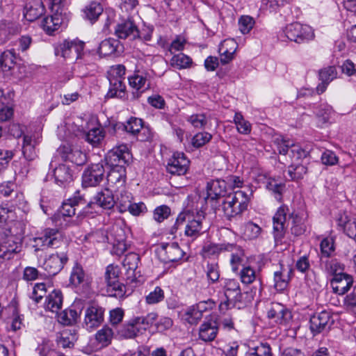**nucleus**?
<instances>
[{
    "label": "nucleus",
    "mask_w": 356,
    "mask_h": 356,
    "mask_svg": "<svg viewBox=\"0 0 356 356\" xmlns=\"http://www.w3.org/2000/svg\"><path fill=\"white\" fill-rule=\"evenodd\" d=\"M55 181L60 186H63L67 180V168L65 165L61 164L56 167L54 171Z\"/></svg>",
    "instance_id": "nucleus-57"
},
{
    "label": "nucleus",
    "mask_w": 356,
    "mask_h": 356,
    "mask_svg": "<svg viewBox=\"0 0 356 356\" xmlns=\"http://www.w3.org/2000/svg\"><path fill=\"white\" fill-rule=\"evenodd\" d=\"M147 79L139 72H135L134 74L129 78V85L131 88L136 90V92H133L134 98L139 97L138 91L145 87Z\"/></svg>",
    "instance_id": "nucleus-39"
},
{
    "label": "nucleus",
    "mask_w": 356,
    "mask_h": 356,
    "mask_svg": "<svg viewBox=\"0 0 356 356\" xmlns=\"http://www.w3.org/2000/svg\"><path fill=\"white\" fill-rule=\"evenodd\" d=\"M218 324L215 321L204 322L200 327V339L204 341H212L218 332Z\"/></svg>",
    "instance_id": "nucleus-26"
},
{
    "label": "nucleus",
    "mask_w": 356,
    "mask_h": 356,
    "mask_svg": "<svg viewBox=\"0 0 356 356\" xmlns=\"http://www.w3.org/2000/svg\"><path fill=\"white\" fill-rule=\"evenodd\" d=\"M85 273L82 266L78 264H75L72 268L70 277V284L68 286L76 289V292H79L81 286L85 282Z\"/></svg>",
    "instance_id": "nucleus-27"
},
{
    "label": "nucleus",
    "mask_w": 356,
    "mask_h": 356,
    "mask_svg": "<svg viewBox=\"0 0 356 356\" xmlns=\"http://www.w3.org/2000/svg\"><path fill=\"white\" fill-rule=\"evenodd\" d=\"M227 184L225 180L216 179L207 183V198L210 200H216L226 197Z\"/></svg>",
    "instance_id": "nucleus-18"
},
{
    "label": "nucleus",
    "mask_w": 356,
    "mask_h": 356,
    "mask_svg": "<svg viewBox=\"0 0 356 356\" xmlns=\"http://www.w3.org/2000/svg\"><path fill=\"white\" fill-rule=\"evenodd\" d=\"M124 127L127 132L133 135H136L141 130L147 131L148 135L146 137H141L140 138V140H147L152 137L151 133L149 131L148 129L143 127V124L141 119L137 118H131L127 122L126 124L124 125Z\"/></svg>",
    "instance_id": "nucleus-28"
},
{
    "label": "nucleus",
    "mask_w": 356,
    "mask_h": 356,
    "mask_svg": "<svg viewBox=\"0 0 356 356\" xmlns=\"http://www.w3.org/2000/svg\"><path fill=\"white\" fill-rule=\"evenodd\" d=\"M250 197L242 191H237L222 199L219 210H221L224 216L229 220L236 218L248 209Z\"/></svg>",
    "instance_id": "nucleus-1"
},
{
    "label": "nucleus",
    "mask_w": 356,
    "mask_h": 356,
    "mask_svg": "<svg viewBox=\"0 0 356 356\" xmlns=\"http://www.w3.org/2000/svg\"><path fill=\"white\" fill-rule=\"evenodd\" d=\"M85 307L84 301L76 299L69 309L70 317H68V325L76 324L80 319L81 314Z\"/></svg>",
    "instance_id": "nucleus-33"
},
{
    "label": "nucleus",
    "mask_w": 356,
    "mask_h": 356,
    "mask_svg": "<svg viewBox=\"0 0 356 356\" xmlns=\"http://www.w3.org/2000/svg\"><path fill=\"white\" fill-rule=\"evenodd\" d=\"M44 13V6L42 0H26L24 8V16L29 22H33Z\"/></svg>",
    "instance_id": "nucleus-16"
},
{
    "label": "nucleus",
    "mask_w": 356,
    "mask_h": 356,
    "mask_svg": "<svg viewBox=\"0 0 356 356\" xmlns=\"http://www.w3.org/2000/svg\"><path fill=\"white\" fill-rule=\"evenodd\" d=\"M22 250V242L14 236H8L0 241V259L8 261L17 257Z\"/></svg>",
    "instance_id": "nucleus-8"
},
{
    "label": "nucleus",
    "mask_w": 356,
    "mask_h": 356,
    "mask_svg": "<svg viewBox=\"0 0 356 356\" xmlns=\"http://www.w3.org/2000/svg\"><path fill=\"white\" fill-rule=\"evenodd\" d=\"M293 141L291 140H286L282 137L277 138L275 140V143L277 149L280 154L286 155L290 152V149L292 145Z\"/></svg>",
    "instance_id": "nucleus-56"
},
{
    "label": "nucleus",
    "mask_w": 356,
    "mask_h": 356,
    "mask_svg": "<svg viewBox=\"0 0 356 356\" xmlns=\"http://www.w3.org/2000/svg\"><path fill=\"white\" fill-rule=\"evenodd\" d=\"M240 277L243 283L246 284H251L255 280V271L249 266L245 267L241 270Z\"/></svg>",
    "instance_id": "nucleus-60"
},
{
    "label": "nucleus",
    "mask_w": 356,
    "mask_h": 356,
    "mask_svg": "<svg viewBox=\"0 0 356 356\" xmlns=\"http://www.w3.org/2000/svg\"><path fill=\"white\" fill-rule=\"evenodd\" d=\"M188 121L197 129H203L207 123V120L204 114H194L189 117Z\"/></svg>",
    "instance_id": "nucleus-61"
},
{
    "label": "nucleus",
    "mask_w": 356,
    "mask_h": 356,
    "mask_svg": "<svg viewBox=\"0 0 356 356\" xmlns=\"http://www.w3.org/2000/svg\"><path fill=\"white\" fill-rule=\"evenodd\" d=\"M343 306L348 312H353L356 315V294L351 293L346 296Z\"/></svg>",
    "instance_id": "nucleus-64"
},
{
    "label": "nucleus",
    "mask_w": 356,
    "mask_h": 356,
    "mask_svg": "<svg viewBox=\"0 0 356 356\" xmlns=\"http://www.w3.org/2000/svg\"><path fill=\"white\" fill-rule=\"evenodd\" d=\"M184 320L190 324H196L202 318V314L193 306L186 309Z\"/></svg>",
    "instance_id": "nucleus-54"
},
{
    "label": "nucleus",
    "mask_w": 356,
    "mask_h": 356,
    "mask_svg": "<svg viewBox=\"0 0 356 356\" xmlns=\"http://www.w3.org/2000/svg\"><path fill=\"white\" fill-rule=\"evenodd\" d=\"M212 138L211 134L208 132H200L192 138V144L195 147H200L209 143Z\"/></svg>",
    "instance_id": "nucleus-53"
},
{
    "label": "nucleus",
    "mask_w": 356,
    "mask_h": 356,
    "mask_svg": "<svg viewBox=\"0 0 356 356\" xmlns=\"http://www.w3.org/2000/svg\"><path fill=\"white\" fill-rule=\"evenodd\" d=\"M184 252L177 243H163L159 250V255L164 263L176 262L180 260Z\"/></svg>",
    "instance_id": "nucleus-12"
},
{
    "label": "nucleus",
    "mask_w": 356,
    "mask_h": 356,
    "mask_svg": "<svg viewBox=\"0 0 356 356\" xmlns=\"http://www.w3.org/2000/svg\"><path fill=\"white\" fill-rule=\"evenodd\" d=\"M115 203L112 191L105 188L98 193L88 205L90 207L92 204H96L103 209H110L114 207Z\"/></svg>",
    "instance_id": "nucleus-23"
},
{
    "label": "nucleus",
    "mask_w": 356,
    "mask_h": 356,
    "mask_svg": "<svg viewBox=\"0 0 356 356\" xmlns=\"http://www.w3.org/2000/svg\"><path fill=\"white\" fill-rule=\"evenodd\" d=\"M108 80L110 88L107 93V97L111 98L118 97L120 99H125L127 95L125 91L126 86L123 81H118V79L114 78Z\"/></svg>",
    "instance_id": "nucleus-31"
},
{
    "label": "nucleus",
    "mask_w": 356,
    "mask_h": 356,
    "mask_svg": "<svg viewBox=\"0 0 356 356\" xmlns=\"http://www.w3.org/2000/svg\"><path fill=\"white\" fill-rule=\"evenodd\" d=\"M254 19L249 15H243L238 19L239 30L243 34L248 33L254 25Z\"/></svg>",
    "instance_id": "nucleus-49"
},
{
    "label": "nucleus",
    "mask_w": 356,
    "mask_h": 356,
    "mask_svg": "<svg viewBox=\"0 0 356 356\" xmlns=\"http://www.w3.org/2000/svg\"><path fill=\"white\" fill-rule=\"evenodd\" d=\"M170 214V209L165 205L156 207L154 211V218L157 222H162Z\"/></svg>",
    "instance_id": "nucleus-62"
},
{
    "label": "nucleus",
    "mask_w": 356,
    "mask_h": 356,
    "mask_svg": "<svg viewBox=\"0 0 356 356\" xmlns=\"http://www.w3.org/2000/svg\"><path fill=\"white\" fill-rule=\"evenodd\" d=\"M84 47L85 42L80 40L74 39L68 42V58L74 61L82 58Z\"/></svg>",
    "instance_id": "nucleus-30"
},
{
    "label": "nucleus",
    "mask_w": 356,
    "mask_h": 356,
    "mask_svg": "<svg viewBox=\"0 0 356 356\" xmlns=\"http://www.w3.org/2000/svg\"><path fill=\"white\" fill-rule=\"evenodd\" d=\"M120 45V42L117 40L113 38L106 39L99 44L98 53L102 56H111L116 52H119L118 49Z\"/></svg>",
    "instance_id": "nucleus-29"
},
{
    "label": "nucleus",
    "mask_w": 356,
    "mask_h": 356,
    "mask_svg": "<svg viewBox=\"0 0 356 356\" xmlns=\"http://www.w3.org/2000/svg\"><path fill=\"white\" fill-rule=\"evenodd\" d=\"M87 121L80 116H72L68 123V132L75 136L84 135Z\"/></svg>",
    "instance_id": "nucleus-32"
},
{
    "label": "nucleus",
    "mask_w": 356,
    "mask_h": 356,
    "mask_svg": "<svg viewBox=\"0 0 356 356\" xmlns=\"http://www.w3.org/2000/svg\"><path fill=\"white\" fill-rule=\"evenodd\" d=\"M268 318L279 325H287L292 319L291 312L280 303L273 304L267 312Z\"/></svg>",
    "instance_id": "nucleus-13"
},
{
    "label": "nucleus",
    "mask_w": 356,
    "mask_h": 356,
    "mask_svg": "<svg viewBox=\"0 0 356 356\" xmlns=\"http://www.w3.org/2000/svg\"><path fill=\"white\" fill-rule=\"evenodd\" d=\"M86 19L92 23L95 22L103 12V8L100 3L97 2H91L83 10Z\"/></svg>",
    "instance_id": "nucleus-38"
},
{
    "label": "nucleus",
    "mask_w": 356,
    "mask_h": 356,
    "mask_svg": "<svg viewBox=\"0 0 356 356\" xmlns=\"http://www.w3.org/2000/svg\"><path fill=\"white\" fill-rule=\"evenodd\" d=\"M157 314L156 313H149L146 316H138L134 318V322L140 327L141 330H147L156 320Z\"/></svg>",
    "instance_id": "nucleus-43"
},
{
    "label": "nucleus",
    "mask_w": 356,
    "mask_h": 356,
    "mask_svg": "<svg viewBox=\"0 0 356 356\" xmlns=\"http://www.w3.org/2000/svg\"><path fill=\"white\" fill-rule=\"evenodd\" d=\"M125 67L122 65H117L112 66L108 71V79L114 78L118 81H123L125 74Z\"/></svg>",
    "instance_id": "nucleus-59"
},
{
    "label": "nucleus",
    "mask_w": 356,
    "mask_h": 356,
    "mask_svg": "<svg viewBox=\"0 0 356 356\" xmlns=\"http://www.w3.org/2000/svg\"><path fill=\"white\" fill-rule=\"evenodd\" d=\"M104 168L102 164L96 163L91 165L83 172L82 184L84 186H95L104 179Z\"/></svg>",
    "instance_id": "nucleus-11"
},
{
    "label": "nucleus",
    "mask_w": 356,
    "mask_h": 356,
    "mask_svg": "<svg viewBox=\"0 0 356 356\" xmlns=\"http://www.w3.org/2000/svg\"><path fill=\"white\" fill-rule=\"evenodd\" d=\"M68 161L76 165H82L86 162V156L79 148L73 147L68 151Z\"/></svg>",
    "instance_id": "nucleus-44"
},
{
    "label": "nucleus",
    "mask_w": 356,
    "mask_h": 356,
    "mask_svg": "<svg viewBox=\"0 0 356 356\" xmlns=\"http://www.w3.org/2000/svg\"><path fill=\"white\" fill-rule=\"evenodd\" d=\"M261 227L252 222H248L243 227V234L250 240L257 238L261 234Z\"/></svg>",
    "instance_id": "nucleus-42"
},
{
    "label": "nucleus",
    "mask_w": 356,
    "mask_h": 356,
    "mask_svg": "<svg viewBox=\"0 0 356 356\" xmlns=\"http://www.w3.org/2000/svg\"><path fill=\"white\" fill-rule=\"evenodd\" d=\"M104 309L97 305L88 307L85 312L83 327L87 330H93L101 325L104 321Z\"/></svg>",
    "instance_id": "nucleus-9"
},
{
    "label": "nucleus",
    "mask_w": 356,
    "mask_h": 356,
    "mask_svg": "<svg viewBox=\"0 0 356 356\" xmlns=\"http://www.w3.org/2000/svg\"><path fill=\"white\" fill-rule=\"evenodd\" d=\"M115 34L120 39H126L129 37L136 39L140 37L137 26L131 20L118 24L115 29Z\"/></svg>",
    "instance_id": "nucleus-19"
},
{
    "label": "nucleus",
    "mask_w": 356,
    "mask_h": 356,
    "mask_svg": "<svg viewBox=\"0 0 356 356\" xmlns=\"http://www.w3.org/2000/svg\"><path fill=\"white\" fill-rule=\"evenodd\" d=\"M191 63L192 59L181 53L175 55L170 60L171 66L179 70L188 67Z\"/></svg>",
    "instance_id": "nucleus-40"
},
{
    "label": "nucleus",
    "mask_w": 356,
    "mask_h": 356,
    "mask_svg": "<svg viewBox=\"0 0 356 356\" xmlns=\"http://www.w3.org/2000/svg\"><path fill=\"white\" fill-rule=\"evenodd\" d=\"M248 356H273L271 348L267 343H260L254 348H250Z\"/></svg>",
    "instance_id": "nucleus-48"
},
{
    "label": "nucleus",
    "mask_w": 356,
    "mask_h": 356,
    "mask_svg": "<svg viewBox=\"0 0 356 356\" xmlns=\"http://www.w3.org/2000/svg\"><path fill=\"white\" fill-rule=\"evenodd\" d=\"M113 331L111 328L104 327L99 330L96 334V339L104 346H108L112 339Z\"/></svg>",
    "instance_id": "nucleus-50"
},
{
    "label": "nucleus",
    "mask_w": 356,
    "mask_h": 356,
    "mask_svg": "<svg viewBox=\"0 0 356 356\" xmlns=\"http://www.w3.org/2000/svg\"><path fill=\"white\" fill-rule=\"evenodd\" d=\"M334 320L330 312L323 310L314 314L309 320V329L313 336L328 332Z\"/></svg>",
    "instance_id": "nucleus-7"
},
{
    "label": "nucleus",
    "mask_w": 356,
    "mask_h": 356,
    "mask_svg": "<svg viewBox=\"0 0 356 356\" xmlns=\"http://www.w3.org/2000/svg\"><path fill=\"white\" fill-rule=\"evenodd\" d=\"M266 187L275 195V198L280 201L282 200V194L285 188V184L277 183L275 179H269L267 182Z\"/></svg>",
    "instance_id": "nucleus-51"
},
{
    "label": "nucleus",
    "mask_w": 356,
    "mask_h": 356,
    "mask_svg": "<svg viewBox=\"0 0 356 356\" xmlns=\"http://www.w3.org/2000/svg\"><path fill=\"white\" fill-rule=\"evenodd\" d=\"M286 37L297 43H304L311 40L314 37L311 26L295 22L287 25L284 31Z\"/></svg>",
    "instance_id": "nucleus-6"
},
{
    "label": "nucleus",
    "mask_w": 356,
    "mask_h": 356,
    "mask_svg": "<svg viewBox=\"0 0 356 356\" xmlns=\"http://www.w3.org/2000/svg\"><path fill=\"white\" fill-rule=\"evenodd\" d=\"M131 199V194L127 192H122L120 196H118L115 204H116L120 213L127 211V209L130 208Z\"/></svg>",
    "instance_id": "nucleus-46"
},
{
    "label": "nucleus",
    "mask_w": 356,
    "mask_h": 356,
    "mask_svg": "<svg viewBox=\"0 0 356 356\" xmlns=\"http://www.w3.org/2000/svg\"><path fill=\"white\" fill-rule=\"evenodd\" d=\"M56 234L57 232L54 229H46L43 236L34 238L33 246L35 248V250L54 246L56 244Z\"/></svg>",
    "instance_id": "nucleus-25"
},
{
    "label": "nucleus",
    "mask_w": 356,
    "mask_h": 356,
    "mask_svg": "<svg viewBox=\"0 0 356 356\" xmlns=\"http://www.w3.org/2000/svg\"><path fill=\"white\" fill-rule=\"evenodd\" d=\"M234 122L236 126V129L240 134H248L251 131V125L250 122L245 120L240 113H236Z\"/></svg>",
    "instance_id": "nucleus-45"
},
{
    "label": "nucleus",
    "mask_w": 356,
    "mask_h": 356,
    "mask_svg": "<svg viewBox=\"0 0 356 356\" xmlns=\"http://www.w3.org/2000/svg\"><path fill=\"white\" fill-rule=\"evenodd\" d=\"M140 331V327L135 324L132 318L118 330V335L124 339H132L136 337Z\"/></svg>",
    "instance_id": "nucleus-36"
},
{
    "label": "nucleus",
    "mask_w": 356,
    "mask_h": 356,
    "mask_svg": "<svg viewBox=\"0 0 356 356\" xmlns=\"http://www.w3.org/2000/svg\"><path fill=\"white\" fill-rule=\"evenodd\" d=\"M290 217L292 218V227L291 228L292 234L295 236L303 234L307 229L305 218L294 213H292Z\"/></svg>",
    "instance_id": "nucleus-35"
},
{
    "label": "nucleus",
    "mask_w": 356,
    "mask_h": 356,
    "mask_svg": "<svg viewBox=\"0 0 356 356\" xmlns=\"http://www.w3.org/2000/svg\"><path fill=\"white\" fill-rule=\"evenodd\" d=\"M120 273V270L118 266L110 264L106 268V291L111 297L122 298L125 293V286L119 282Z\"/></svg>",
    "instance_id": "nucleus-3"
},
{
    "label": "nucleus",
    "mask_w": 356,
    "mask_h": 356,
    "mask_svg": "<svg viewBox=\"0 0 356 356\" xmlns=\"http://www.w3.org/2000/svg\"><path fill=\"white\" fill-rule=\"evenodd\" d=\"M63 295L60 291L54 290L47 298L46 307L53 312H58L63 304Z\"/></svg>",
    "instance_id": "nucleus-34"
},
{
    "label": "nucleus",
    "mask_w": 356,
    "mask_h": 356,
    "mask_svg": "<svg viewBox=\"0 0 356 356\" xmlns=\"http://www.w3.org/2000/svg\"><path fill=\"white\" fill-rule=\"evenodd\" d=\"M238 247L234 243H209L203 247L202 252L204 257H210L218 256L224 252H233Z\"/></svg>",
    "instance_id": "nucleus-21"
},
{
    "label": "nucleus",
    "mask_w": 356,
    "mask_h": 356,
    "mask_svg": "<svg viewBox=\"0 0 356 356\" xmlns=\"http://www.w3.org/2000/svg\"><path fill=\"white\" fill-rule=\"evenodd\" d=\"M288 211L286 206H281L273 216V234L275 241H281L284 236L286 216Z\"/></svg>",
    "instance_id": "nucleus-14"
},
{
    "label": "nucleus",
    "mask_w": 356,
    "mask_h": 356,
    "mask_svg": "<svg viewBox=\"0 0 356 356\" xmlns=\"http://www.w3.org/2000/svg\"><path fill=\"white\" fill-rule=\"evenodd\" d=\"M223 289L226 300L219 305L221 312L226 311L231 307H235L236 303L241 302L243 298L239 283L236 280H225Z\"/></svg>",
    "instance_id": "nucleus-4"
},
{
    "label": "nucleus",
    "mask_w": 356,
    "mask_h": 356,
    "mask_svg": "<svg viewBox=\"0 0 356 356\" xmlns=\"http://www.w3.org/2000/svg\"><path fill=\"white\" fill-rule=\"evenodd\" d=\"M190 161L183 152H175L169 159L167 171L172 175H184L189 167Z\"/></svg>",
    "instance_id": "nucleus-10"
},
{
    "label": "nucleus",
    "mask_w": 356,
    "mask_h": 356,
    "mask_svg": "<svg viewBox=\"0 0 356 356\" xmlns=\"http://www.w3.org/2000/svg\"><path fill=\"white\" fill-rule=\"evenodd\" d=\"M292 273V268L281 266L280 269L274 273V288L277 291H284L289 285Z\"/></svg>",
    "instance_id": "nucleus-20"
},
{
    "label": "nucleus",
    "mask_w": 356,
    "mask_h": 356,
    "mask_svg": "<svg viewBox=\"0 0 356 356\" xmlns=\"http://www.w3.org/2000/svg\"><path fill=\"white\" fill-rule=\"evenodd\" d=\"M107 175V181L111 186L120 188L124 187L126 182L125 168H111Z\"/></svg>",
    "instance_id": "nucleus-24"
},
{
    "label": "nucleus",
    "mask_w": 356,
    "mask_h": 356,
    "mask_svg": "<svg viewBox=\"0 0 356 356\" xmlns=\"http://www.w3.org/2000/svg\"><path fill=\"white\" fill-rule=\"evenodd\" d=\"M353 283L352 276L348 274H337L331 280V286L334 293L343 295L348 291Z\"/></svg>",
    "instance_id": "nucleus-17"
},
{
    "label": "nucleus",
    "mask_w": 356,
    "mask_h": 356,
    "mask_svg": "<svg viewBox=\"0 0 356 356\" xmlns=\"http://www.w3.org/2000/svg\"><path fill=\"white\" fill-rule=\"evenodd\" d=\"M204 216L202 213L197 212L196 215L191 213H180L177 219V227H179L184 222H186L184 229V234L192 239L197 238L202 234V222Z\"/></svg>",
    "instance_id": "nucleus-2"
},
{
    "label": "nucleus",
    "mask_w": 356,
    "mask_h": 356,
    "mask_svg": "<svg viewBox=\"0 0 356 356\" xmlns=\"http://www.w3.org/2000/svg\"><path fill=\"white\" fill-rule=\"evenodd\" d=\"M325 270L331 275L335 277L337 274H343V265L337 259L327 260L325 262Z\"/></svg>",
    "instance_id": "nucleus-47"
},
{
    "label": "nucleus",
    "mask_w": 356,
    "mask_h": 356,
    "mask_svg": "<svg viewBox=\"0 0 356 356\" xmlns=\"http://www.w3.org/2000/svg\"><path fill=\"white\" fill-rule=\"evenodd\" d=\"M16 53L14 49L6 50L1 54L0 66L3 70H10L15 65Z\"/></svg>",
    "instance_id": "nucleus-37"
},
{
    "label": "nucleus",
    "mask_w": 356,
    "mask_h": 356,
    "mask_svg": "<svg viewBox=\"0 0 356 356\" xmlns=\"http://www.w3.org/2000/svg\"><path fill=\"white\" fill-rule=\"evenodd\" d=\"M163 291L160 287L156 286L153 291L146 296V302L149 305L156 304L163 300Z\"/></svg>",
    "instance_id": "nucleus-58"
},
{
    "label": "nucleus",
    "mask_w": 356,
    "mask_h": 356,
    "mask_svg": "<svg viewBox=\"0 0 356 356\" xmlns=\"http://www.w3.org/2000/svg\"><path fill=\"white\" fill-rule=\"evenodd\" d=\"M322 163L325 165H334L338 163L339 159L335 153L331 150L326 149L321 157Z\"/></svg>",
    "instance_id": "nucleus-63"
},
{
    "label": "nucleus",
    "mask_w": 356,
    "mask_h": 356,
    "mask_svg": "<svg viewBox=\"0 0 356 356\" xmlns=\"http://www.w3.org/2000/svg\"><path fill=\"white\" fill-rule=\"evenodd\" d=\"M131 159V154L127 145L121 144L109 150L105 161L110 168H125Z\"/></svg>",
    "instance_id": "nucleus-5"
},
{
    "label": "nucleus",
    "mask_w": 356,
    "mask_h": 356,
    "mask_svg": "<svg viewBox=\"0 0 356 356\" xmlns=\"http://www.w3.org/2000/svg\"><path fill=\"white\" fill-rule=\"evenodd\" d=\"M337 70L334 66H330L321 70L319 72V79L321 81L330 83L337 77Z\"/></svg>",
    "instance_id": "nucleus-55"
},
{
    "label": "nucleus",
    "mask_w": 356,
    "mask_h": 356,
    "mask_svg": "<svg viewBox=\"0 0 356 356\" xmlns=\"http://www.w3.org/2000/svg\"><path fill=\"white\" fill-rule=\"evenodd\" d=\"M237 46L234 39H226L220 43L218 51L220 55V62L222 64H227L234 58Z\"/></svg>",
    "instance_id": "nucleus-22"
},
{
    "label": "nucleus",
    "mask_w": 356,
    "mask_h": 356,
    "mask_svg": "<svg viewBox=\"0 0 356 356\" xmlns=\"http://www.w3.org/2000/svg\"><path fill=\"white\" fill-rule=\"evenodd\" d=\"M307 172V168L303 165H291L288 173L292 180H298L303 178Z\"/></svg>",
    "instance_id": "nucleus-52"
},
{
    "label": "nucleus",
    "mask_w": 356,
    "mask_h": 356,
    "mask_svg": "<svg viewBox=\"0 0 356 356\" xmlns=\"http://www.w3.org/2000/svg\"><path fill=\"white\" fill-rule=\"evenodd\" d=\"M139 262L140 257L134 252L127 254L123 260L122 264L126 269L127 280L130 283L136 282L137 274H140V272H136Z\"/></svg>",
    "instance_id": "nucleus-15"
},
{
    "label": "nucleus",
    "mask_w": 356,
    "mask_h": 356,
    "mask_svg": "<svg viewBox=\"0 0 356 356\" xmlns=\"http://www.w3.org/2000/svg\"><path fill=\"white\" fill-rule=\"evenodd\" d=\"M82 136H84L88 143L95 145L104 138V134L102 128L95 127L90 129L87 133L85 132Z\"/></svg>",
    "instance_id": "nucleus-41"
}]
</instances>
